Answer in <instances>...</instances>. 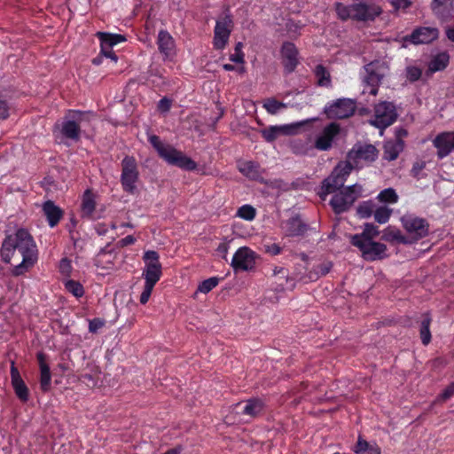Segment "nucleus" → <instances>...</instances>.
Wrapping results in <instances>:
<instances>
[{
    "label": "nucleus",
    "mask_w": 454,
    "mask_h": 454,
    "mask_svg": "<svg viewBox=\"0 0 454 454\" xmlns=\"http://www.w3.org/2000/svg\"><path fill=\"white\" fill-rule=\"evenodd\" d=\"M1 256L13 266L12 274L20 276L36 262L38 250L31 234L25 229H19L3 241Z\"/></svg>",
    "instance_id": "nucleus-1"
},
{
    "label": "nucleus",
    "mask_w": 454,
    "mask_h": 454,
    "mask_svg": "<svg viewBox=\"0 0 454 454\" xmlns=\"http://www.w3.org/2000/svg\"><path fill=\"white\" fill-rule=\"evenodd\" d=\"M151 145L155 148L159 155L168 164L179 167L185 170H194L197 164L191 158L184 155L170 145L162 143L159 137L153 135L149 137Z\"/></svg>",
    "instance_id": "nucleus-2"
},
{
    "label": "nucleus",
    "mask_w": 454,
    "mask_h": 454,
    "mask_svg": "<svg viewBox=\"0 0 454 454\" xmlns=\"http://www.w3.org/2000/svg\"><path fill=\"white\" fill-rule=\"evenodd\" d=\"M335 10L339 18L343 20L352 19L360 21H366L373 20L381 12V9L379 6L363 2L353 3L350 5L337 3L335 4Z\"/></svg>",
    "instance_id": "nucleus-3"
},
{
    "label": "nucleus",
    "mask_w": 454,
    "mask_h": 454,
    "mask_svg": "<svg viewBox=\"0 0 454 454\" xmlns=\"http://www.w3.org/2000/svg\"><path fill=\"white\" fill-rule=\"evenodd\" d=\"M400 221L407 234L406 238L411 240V244L427 237L429 232L427 221L415 214L406 213L401 217Z\"/></svg>",
    "instance_id": "nucleus-4"
},
{
    "label": "nucleus",
    "mask_w": 454,
    "mask_h": 454,
    "mask_svg": "<svg viewBox=\"0 0 454 454\" xmlns=\"http://www.w3.org/2000/svg\"><path fill=\"white\" fill-rule=\"evenodd\" d=\"M352 168L353 166L349 162H340L331 175L324 180L321 198L325 200L327 194L334 193L340 189L344 185Z\"/></svg>",
    "instance_id": "nucleus-5"
},
{
    "label": "nucleus",
    "mask_w": 454,
    "mask_h": 454,
    "mask_svg": "<svg viewBox=\"0 0 454 454\" xmlns=\"http://www.w3.org/2000/svg\"><path fill=\"white\" fill-rule=\"evenodd\" d=\"M351 243L361 251L363 258L366 261L381 260L387 257V246L383 243L364 239L362 236H352Z\"/></svg>",
    "instance_id": "nucleus-6"
},
{
    "label": "nucleus",
    "mask_w": 454,
    "mask_h": 454,
    "mask_svg": "<svg viewBox=\"0 0 454 454\" xmlns=\"http://www.w3.org/2000/svg\"><path fill=\"white\" fill-rule=\"evenodd\" d=\"M361 194L362 186L353 184L336 192L331 199L330 204L336 214H341L348 211Z\"/></svg>",
    "instance_id": "nucleus-7"
},
{
    "label": "nucleus",
    "mask_w": 454,
    "mask_h": 454,
    "mask_svg": "<svg viewBox=\"0 0 454 454\" xmlns=\"http://www.w3.org/2000/svg\"><path fill=\"white\" fill-rule=\"evenodd\" d=\"M364 71L365 74L363 76V82L365 84L364 93H365L366 88H368L367 92L372 96H376L378 94L379 85L387 74V67L383 63L372 62L365 66Z\"/></svg>",
    "instance_id": "nucleus-8"
},
{
    "label": "nucleus",
    "mask_w": 454,
    "mask_h": 454,
    "mask_svg": "<svg viewBox=\"0 0 454 454\" xmlns=\"http://www.w3.org/2000/svg\"><path fill=\"white\" fill-rule=\"evenodd\" d=\"M88 116V113L69 111L60 125L61 134L73 141H78L80 138L81 125L87 120Z\"/></svg>",
    "instance_id": "nucleus-9"
},
{
    "label": "nucleus",
    "mask_w": 454,
    "mask_h": 454,
    "mask_svg": "<svg viewBox=\"0 0 454 454\" xmlns=\"http://www.w3.org/2000/svg\"><path fill=\"white\" fill-rule=\"evenodd\" d=\"M378 150L372 145H356L348 154V161L353 168H363L374 161Z\"/></svg>",
    "instance_id": "nucleus-10"
},
{
    "label": "nucleus",
    "mask_w": 454,
    "mask_h": 454,
    "mask_svg": "<svg viewBox=\"0 0 454 454\" xmlns=\"http://www.w3.org/2000/svg\"><path fill=\"white\" fill-rule=\"evenodd\" d=\"M396 118L397 114L393 103L383 101L375 106L374 117L370 123L382 130L392 125Z\"/></svg>",
    "instance_id": "nucleus-11"
},
{
    "label": "nucleus",
    "mask_w": 454,
    "mask_h": 454,
    "mask_svg": "<svg viewBox=\"0 0 454 454\" xmlns=\"http://www.w3.org/2000/svg\"><path fill=\"white\" fill-rule=\"evenodd\" d=\"M143 260L145 262V268L143 270L145 283L155 286L162 274L160 255L156 251L149 250L145 252Z\"/></svg>",
    "instance_id": "nucleus-12"
},
{
    "label": "nucleus",
    "mask_w": 454,
    "mask_h": 454,
    "mask_svg": "<svg viewBox=\"0 0 454 454\" xmlns=\"http://www.w3.org/2000/svg\"><path fill=\"white\" fill-rule=\"evenodd\" d=\"M138 169L136 160L133 157L126 156L121 161V183L125 192L134 193L138 181Z\"/></svg>",
    "instance_id": "nucleus-13"
},
{
    "label": "nucleus",
    "mask_w": 454,
    "mask_h": 454,
    "mask_svg": "<svg viewBox=\"0 0 454 454\" xmlns=\"http://www.w3.org/2000/svg\"><path fill=\"white\" fill-rule=\"evenodd\" d=\"M340 125L331 122L318 132L314 139V147L318 151H329L334 143L335 138L340 134Z\"/></svg>",
    "instance_id": "nucleus-14"
},
{
    "label": "nucleus",
    "mask_w": 454,
    "mask_h": 454,
    "mask_svg": "<svg viewBox=\"0 0 454 454\" xmlns=\"http://www.w3.org/2000/svg\"><path fill=\"white\" fill-rule=\"evenodd\" d=\"M232 30V20L230 15H225L216 20L214 30L213 44L215 49L223 50L225 48Z\"/></svg>",
    "instance_id": "nucleus-15"
},
{
    "label": "nucleus",
    "mask_w": 454,
    "mask_h": 454,
    "mask_svg": "<svg viewBox=\"0 0 454 454\" xmlns=\"http://www.w3.org/2000/svg\"><path fill=\"white\" fill-rule=\"evenodd\" d=\"M355 111L354 102L348 98L338 99L325 107V112L329 118L344 119L353 114Z\"/></svg>",
    "instance_id": "nucleus-16"
},
{
    "label": "nucleus",
    "mask_w": 454,
    "mask_h": 454,
    "mask_svg": "<svg viewBox=\"0 0 454 454\" xmlns=\"http://www.w3.org/2000/svg\"><path fill=\"white\" fill-rule=\"evenodd\" d=\"M255 253L247 247H239L234 254L231 266L234 270H249L255 264Z\"/></svg>",
    "instance_id": "nucleus-17"
},
{
    "label": "nucleus",
    "mask_w": 454,
    "mask_h": 454,
    "mask_svg": "<svg viewBox=\"0 0 454 454\" xmlns=\"http://www.w3.org/2000/svg\"><path fill=\"white\" fill-rule=\"evenodd\" d=\"M309 121H310V120H306L304 121L293 124L270 126L267 129L262 130V136L267 142L271 143L280 136L295 134L298 128L302 126L304 123H308Z\"/></svg>",
    "instance_id": "nucleus-18"
},
{
    "label": "nucleus",
    "mask_w": 454,
    "mask_h": 454,
    "mask_svg": "<svg viewBox=\"0 0 454 454\" xmlns=\"http://www.w3.org/2000/svg\"><path fill=\"white\" fill-rule=\"evenodd\" d=\"M281 56L286 71L292 73L299 63L298 51L295 45L289 42L284 43L281 47Z\"/></svg>",
    "instance_id": "nucleus-19"
},
{
    "label": "nucleus",
    "mask_w": 454,
    "mask_h": 454,
    "mask_svg": "<svg viewBox=\"0 0 454 454\" xmlns=\"http://www.w3.org/2000/svg\"><path fill=\"white\" fill-rule=\"evenodd\" d=\"M433 145L437 149V157L439 159L447 157L454 150L451 132L447 131L438 134L433 140Z\"/></svg>",
    "instance_id": "nucleus-20"
},
{
    "label": "nucleus",
    "mask_w": 454,
    "mask_h": 454,
    "mask_svg": "<svg viewBox=\"0 0 454 454\" xmlns=\"http://www.w3.org/2000/svg\"><path fill=\"white\" fill-rule=\"evenodd\" d=\"M438 34L435 27H422L415 29L407 39L414 44L429 43L438 37Z\"/></svg>",
    "instance_id": "nucleus-21"
},
{
    "label": "nucleus",
    "mask_w": 454,
    "mask_h": 454,
    "mask_svg": "<svg viewBox=\"0 0 454 454\" xmlns=\"http://www.w3.org/2000/svg\"><path fill=\"white\" fill-rule=\"evenodd\" d=\"M11 379L12 385L14 389L16 395L22 401L26 402L28 400L29 392L24 380L21 379L18 369L15 367L14 362H12L11 366Z\"/></svg>",
    "instance_id": "nucleus-22"
},
{
    "label": "nucleus",
    "mask_w": 454,
    "mask_h": 454,
    "mask_svg": "<svg viewBox=\"0 0 454 454\" xmlns=\"http://www.w3.org/2000/svg\"><path fill=\"white\" fill-rule=\"evenodd\" d=\"M158 48L165 59H170L174 55L175 43L170 34L165 30H161L158 35Z\"/></svg>",
    "instance_id": "nucleus-23"
},
{
    "label": "nucleus",
    "mask_w": 454,
    "mask_h": 454,
    "mask_svg": "<svg viewBox=\"0 0 454 454\" xmlns=\"http://www.w3.org/2000/svg\"><path fill=\"white\" fill-rule=\"evenodd\" d=\"M43 211L51 227L56 226L63 215V212L60 207L56 206L54 202L51 200L43 203Z\"/></svg>",
    "instance_id": "nucleus-24"
},
{
    "label": "nucleus",
    "mask_w": 454,
    "mask_h": 454,
    "mask_svg": "<svg viewBox=\"0 0 454 454\" xmlns=\"http://www.w3.org/2000/svg\"><path fill=\"white\" fill-rule=\"evenodd\" d=\"M239 170L251 180H259L262 178V169L259 164L254 161H242L238 165Z\"/></svg>",
    "instance_id": "nucleus-25"
},
{
    "label": "nucleus",
    "mask_w": 454,
    "mask_h": 454,
    "mask_svg": "<svg viewBox=\"0 0 454 454\" xmlns=\"http://www.w3.org/2000/svg\"><path fill=\"white\" fill-rule=\"evenodd\" d=\"M96 208L95 195L90 190H86L82 195L81 211L82 217L93 218Z\"/></svg>",
    "instance_id": "nucleus-26"
},
{
    "label": "nucleus",
    "mask_w": 454,
    "mask_h": 454,
    "mask_svg": "<svg viewBox=\"0 0 454 454\" xmlns=\"http://www.w3.org/2000/svg\"><path fill=\"white\" fill-rule=\"evenodd\" d=\"M403 150V142L401 139L387 141L384 145V158L387 160H394Z\"/></svg>",
    "instance_id": "nucleus-27"
},
{
    "label": "nucleus",
    "mask_w": 454,
    "mask_h": 454,
    "mask_svg": "<svg viewBox=\"0 0 454 454\" xmlns=\"http://www.w3.org/2000/svg\"><path fill=\"white\" fill-rule=\"evenodd\" d=\"M238 406H242V413L251 418L257 416L263 409V403L259 399H250L246 401L243 404L239 403Z\"/></svg>",
    "instance_id": "nucleus-28"
},
{
    "label": "nucleus",
    "mask_w": 454,
    "mask_h": 454,
    "mask_svg": "<svg viewBox=\"0 0 454 454\" xmlns=\"http://www.w3.org/2000/svg\"><path fill=\"white\" fill-rule=\"evenodd\" d=\"M382 239L388 242L396 241L401 244H411V240L400 230L392 226H388L383 231Z\"/></svg>",
    "instance_id": "nucleus-29"
},
{
    "label": "nucleus",
    "mask_w": 454,
    "mask_h": 454,
    "mask_svg": "<svg viewBox=\"0 0 454 454\" xmlns=\"http://www.w3.org/2000/svg\"><path fill=\"white\" fill-rule=\"evenodd\" d=\"M97 37L100 41L103 47L113 48V46L124 42L126 39L123 35L119 34H111L106 32H98Z\"/></svg>",
    "instance_id": "nucleus-30"
},
{
    "label": "nucleus",
    "mask_w": 454,
    "mask_h": 454,
    "mask_svg": "<svg viewBox=\"0 0 454 454\" xmlns=\"http://www.w3.org/2000/svg\"><path fill=\"white\" fill-rule=\"evenodd\" d=\"M314 75L317 79V84L319 87L329 88L332 86V79L329 71L322 65L316 66Z\"/></svg>",
    "instance_id": "nucleus-31"
},
{
    "label": "nucleus",
    "mask_w": 454,
    "mask_h": 454,
    "mask_svg": "<svg viewBox=\"0 0 454 454\" xmlns=\"http://www.w3.org/2000/svg\"><path fill=\"white\" fill-rule=\"evenodd\" d=\"M40 360V386L43 391L46 392L50 389L51 375L50 367L43 361V356H38Z\"/></svg>",
    "instance_id": "nucleus-32"
},
{
    "label": "nucleus",
    "mask_w": 454,
    "mask_h": 454,
    "mask_svg": "<svg viewBox=\"0 0 454 454\" xmlns=\"http://www.w3.org/2000/svg\"><path fill=\"white\" fill-rule=\"evenodd\" d=\"M291 148L295 154L301 155H309L315 149L314 145H311L309 141L301 139L294 141L291 145Z\"/></svg>",
    "instance_id": "nucleus-33"
},
{
    "label": "nucleus",
    "mask_w": 454,
    "mask_h": 454,
    "mask_svg": "<svg viewBox=\"0 0 454 454\" xmlns=\"http://www.w3.org/2000/svg\"><path fill=\"white\" fill-rule=\"evenodd\" d=\"M286 104L282 103L275 99L274 98H268L263 100L262 107L269 113L270 114H276L280 110L286 108Z\"/></svg>",
    "instance_id": "nucleus-34"
},
{
    "label": "nucleus",
    "mask_w": 454,
    "mask_h": 454,
    "mask_svg": "<svg viewBox=\"0 0 454 454\" xmlns=\"http://www.w3.org/2000/svg\"><path fill=\"white\" fill-rule=\"evenodd\" d=\"M398 199V194L393 188L384 189L377 196L380 202L387 204H395Z\"/></svg>",
    "instance_id": "nucleus-35"
},
{
    "label": "nucleus",
    "mask_w": 454,
    "mask_h": 454,
    "mask_svg": "<svg viewBox=\"0 0 454 454\" xmlns=\"http://www.w3.org/2000/svg\"><path fill=\"white\" fill-rule=\"evenodd\" d=\"M431 318L428 315H425L420 324V338L424 345H427L431 341V333L429 330Z\"/></svg>",
    "instance_id": "nucleus-36"
},
{
    "label": "nucleus",
    "mask_w": 454,
    "mask_h": 454,
    "mask_svg": "<svg viewBox=\"0 0 454 454\" xmlns=\"http://www.w3.org/2000/svg\"><path fill=\"white\" fill-rule=\"evenodd\" d=\"M391 214L392 209L386 206L375 207L373 212L375 221L380 224L386 223L389 220Z\"/></svg>",
    "instance_id": "nucleus-37"
},
{
    "label": "nucleus",
    "mask_w": 454,
    "mask_h": 454,
    "mask_svg": "<svg viewBox=\"0 0 454 454\" xmlns=\"http://www.w3.org/2000/svg\"><path fill=\"white\" fill-rule=\"evenodd\" d=\"M449 63V56L446 53L437 55L430 63L429 68L433 72L444 69Z\"/></svg>",
    "instance_id": "nucleus-38"
},
{
    "label": "nucleus",
    "mask_w": 454,
    "mask_h": 454,
    "mask_svg": "<svg viewBox=\"0 0 454 454\" xmlns=\"http://www.w3.org/2000/svg\"><path fill=\"white\" fill-rule=\"evenodd\" d=\"M375 204L372 200L364 201L356 208V213L361 218H369L373 215Z\"/></svg>",
    "instance_id": "nucleus-39"
},
{
    "label": "nucleus",
    "mask_w": 454,
    "mask_h": 454,
    "mask_svg": "<svg viewBox=\"0 0 454 454\" xmlns=\"http://www.w3.org/2000/svg\"><path fill=\"white\" fill-rule=\"evenodd\" d=\"M111 254L101 252L99 253L95 259V265L98 269H106L111 270L114 267V263L111 260Z\"/></svg>",
    "instance_id": "nucleus-40"
},
{
    "label": "nucleus",
    "mask_w": 454,
    "mask_h": 454,
    "mask_svg": "<svg viewBox=\"0 0 454 454\" xmlns=\"http://www.w3.org/2000/svg\"><path fill=\"white\" fill-rule=\"evenodd\" d=\"M64 285L67 291L77 298L82 297L84 294L82 286L77 281L67 279L64 282Z\"/></svg>",
    "instance_id": "nucleus-41"
},
{
    "label": "nucleus",
    "mask_w": 454,
    "mask_h": 454,
    "mask_svg": "<svg viewBox=\"0 0 454 454\" xmlns=\"http://www.w3.org/2000/svg\"><path fill=\"white\" fill-rule=\"evenodd\" d=\"M255 209L250 205H244L238 210L237 215L244 220L252 221L255 217Z\"/></svg>",
    "instance_id": "nucleus-42"
},
{
    "label": "nucleus",
    "mask_w": 454,
    "mask_h": 454,
    "mask_svg": "<svg viewBox=\"0 0 454 454\" xmlns=\"http://www.w3.org/2000/svg\"><path fill=\"white\" fill-rule=\"evenodd\" d=\"M219 279L215 277L209 278L202 281L199 286L198 291L203 294H207L218 285Z\"/></svg>",
    "instance_id": "nucleus-43"
},
{
    "label": "nucleus",
    "mask_w": 454,
    "mask_h": 454,
    "mask_svg": "<svg viewBox=\"0 0 454 454\" xmlns=\"http://www.w3.org/2000/svg\"><path fill=\"white\" fill-rule=\"evenodd\" d=\"M332 268V263L327 262L321 263L317 267V270L314 272H310L309 275V278L310 280H317L320 276H324L327 274Z\"/></svg>",
    "instance_id": "nucleus-44"
},
{
    "label": "nucleus",
    "mask_w": 454,
    "mask_h": 454,
    "mask_svg": "<svg viewBox=\"0 0 454 454\" xmlns=\"http://www.w3.org/2000/svg\"><path fill=\"white\" fill-rule=\"evenodd\" d=\"M379 233L380 231L377 226L372 223H365L363 232L361 234H356L355 236H362L364 239H371V240H372Z\"/></svg>",
    "instance_id": "nucleus-45"
},
{
    "label": "nucleus",
    "mask_w": 454,
    "mask_h": 454,
    "mask_svg": "<svg viewBox=\"0 0 454 454\" xmlns=\"http://www.w3.org/2000/svg\"><path fill=\"white\" fill-rule=\"evenodd\" d=\"M422 74V70L414 66H409L406 67V77L410 82L418 81Z\"/></svg>",
    "instance_id": "nucleus-46"
},
{
    "label": "nucleus",
    "mask_w": 454,
    "mask_h": 454,
    "mask_svg": "<svg viewBox=\"0 0 454 454\" xmlns=\"http://www.w3.org/2000/svg\"><path fill=\"white\" fill-rule=\"evenodd\" d=\"M426 168V161L424 160H418L413 163V166L411 170V174L413 177L419 179L423 176L421 175L423 169Z\"/></svg>",
    "instance_id": "nucleus-47"
},
{
    "label": "nucleus",
    "mask_w": 454,
    "mask_h": 454,
    "mask_svg": "<svg viewBox=\"0 0 454 454\" xmlns=\"http://www.w3.org/2000/svg\"><path fill=\"white\" fill-rule=\"evenodd\" d=\"M231 240L223 239L217 247L216 252L217 254L223 259H227V254L230 249V243Z\"/></svg>",
    "instance_id": "nucleus-48"
},
{
    "label": "nucleus",
    "mask_w": 454,
    "mask_h": 454,
    "mask_svg": "<svg viewBox=\"0 0 454 454\" xmlns=\"http://www.w3.org/2000/svg\"><path fill=\"white\" fill-rule=\"evenodd\" d=\"M59 270L63 276H69L72 271L71 262L67 258H63L59 262Z\"/></svg>",
    "instance_id": "nucleus-49"
},
{
    "label": "nucleus",
    "mask_w": 454,
    "mask_h": 454,
    "mask_svg": "<svg viewBox=\"0 0 454 454\" xmlns=\"http://www.w3.org/2000/svg\"><path fill=\"white\" fill-rule=\"evenodd\" d=\"M153 287H154L153 285L145 283L144 290L140 295V302L142 304H145L148 301V300L152 294Z\"/></svg>",
    "instance_id": "nucleus-50"
},
{
    "label": "nucleus",
    "mask_w": 454,
    "mask_h": 454,
    "mask_svg": "<svg viewBox=\"0 0 454 454\" xmlns=\"http://www.w3.org/2000/svg\"><path fill=\"white\" fill-rule=\"evenodd\" d=\"M454 395V382L450 383L446 388L442 391V393L438 396V400L441 402H445Z\"/></svg>",
    "instance_id": "nucleus-51"
},
{
    "label": "nucleus",
    "mask_w": 454,
    "mask_h": 454,
    "mask_svg": "<svg viewBox=\"0 0 454 454\" xmlns=\"http://www.w3.org/2000/svg\"><path fill=\"white\" fill-rule=\"evenodd\" d=\"M395 10L406 9L411 4V0H389Z\"/></svg>",
    "instance_id": "nucleus-52"
},
{
    "label": "nucleus",
    "mask_w": 454,
    "mask_h": 454,
    "mask_svg": "<svg viewBox=\"0 0 454 454\" xmlns=\"http://www.w3.org/2000/svg\"><path fill=\"white\" fill-rule=\"evenodd\" d=\"M370 443L366 442L365 440L359 438L357 441L356 445L355 446V452L360 453V452H365V450L368 449Z\"/></svg>",
    "instance_id": "nucleus-53"
},
{
    "label": "nucleus",
    "mask_w": 454,
    "mask_h": 454,
    "mask_svg": "<svg viewBox=\"0 0 454 454\" xmlns=\"http://www.w3.org/2000/svg\"><path fill=\"white\" fill-rule=\"evenodd\" d=\"M9 116V106L7 103L0 98V121Z\"/></svg>",
    "instance_id": "nucleus-54"
},
{
    "label": "nucleus",
    "mask_w": 454,
    "mask_h": 454,
    "mask_svg": "<svg viewBox=\"0 0 454 454\" xmlns=\"http://www.w3.org/2000/svg\"><path fill=\"white\" fill-rule=\"evenodd\" d=\"M103 325H104L103 321H101L100 319L95 318V319L90 321L89 330L90 333H96Z\"/></svg>",
    "instance_id": "nucleus-55"
},
{
    "label": "nucleus",
    "mask_w": 454,
    "mask_h": 454,
    "mask_svg": "<svg viewBox=\"0 0 454 454\" xmlns=\"http://www.w3.org/2000/svg\"><path fill=\"white\" fill-rule=\"evenodd\" d=\"M101 54L104 55L105 57L106 58H109L111 59L112 60H114V62H117L118 60V58L117 56L115 55V53L112 51V48H108V47H103V45H101Z\"/></svg>",
    "instance_id": "nucleus-56"
},
{
    "label": "nucleus",
    "mask_w": 454,
    "mask_h": 454,
    "mask_svg": "<svg viewBox=\"0 0 454 454\" xmlns=\"http://www.w3.org/2000/svg\"><path fill=\"white\" fill-rule=\"evenodd\" d=\"M171 107V101L166 98H161L158 103V109L161 112H168Z\"/></svg>",
    "instance_id": "nucleus-57"
},
{
    "label": "nucleus",
    "mask_w": 454,
    "mask_h": 454,
    "mask_svg": "<svg viewBox=\"0 0 454 454\" xmlns=\"http://www.w3.org/2000/svg\"><path fill=\"white\" fill-rule=\"evenodd\" d=\"M450 0H433L432 8L434 12H439L440 8L446 6Z\"/></svg>",
    "instance_id": "nucleus-58"
},
{
    "label": "nucleus",
    "mask_w": 454,
    "mask_h": 454,
    "mask_svg": "<svg viewBox=\"0 0 454 454\" xmlns=\"http://www.w3.org/2000/svg\"><path fill=\"white\" fill-rule=\"evenodd\" d=\"M230 60L235 63H243L244 53L242 51L235 52L230 56Z\"/></svg>",
    "instance_id": "nucleus-59"
},
{
    "label": "nucleus",
    "mask_w": 454,
    "mask_h": 454,
    "mask_svg": "<svg viewBox=\"0 0 454 454\" xmlns=\"http://www.w3.org/2000/svg\"><path fill=\"white\" fill-rule=\"evenodd\" d=\"M267 252L270 253V254L277 255L280 254L281 248L277 244H271L267 247Z\"/></svg>",
    "instance_id": "nucleus-60"
},
{
    "label": "nucleus",
    "mask_w": 454,
    "mask_h": 454,
    "mask_svg": "<svg viewBox=\"0 0 454 454\" xmlns=\"http://www.w3.org/2000/svg\"><path fill=\"white\" fill-rule=\"evenodd\" d=\"M368 454H380V448L376 443H370L368 449L365 450Z\"/></svg>",
    "instance_id": "nucleus-61"
},
{
    "label": "nucleus",
    "mask_w": 454,
    "mask_h": 454,
    "mask_svg": "<svg viewBox=\"0 0 454 454\" xmlns=\"http://www.w3.org/2000/svg\"><path fill=\"white\" fill-rule=\"evenodd\" d=\"M135 241H136V239L133 236L129 235V236H126L125 238H123L121 240V243L122 244V246H128V245L134 244Z\"/></svg>",
    "instance_id": "nucleus-62"
},
{
    "label": "nucleus",
    "mask_w": 454,
    "mask_h": 454,
    "mask_svg": "<svg viewBox=\"0 0 454 454\" xmlns=\"http://www.w3.org/2000/svg\"><path fill=\"white\" fill-rule=\"evenodd\" d=\"M446 35H447V37H448V39L450 41L454 43V26L453 27H449L446 29Z\"/></svg>",
    "instance_id": "nucleus-63"
},
{
    "label": "nucleus",
    "mask_w": 454,
    "mask_h": 454,
    "mask_svg": "<svg viewBox=\"0 0 454 454\" xmlns=\"http://www.w3.org/2000/svg\"><path fill=\"white\" fill-rule=\"evenodd\" d=\"M183 450L182 446H176L173 449L168 450V451L164 452L163 454H180Z\"/></svg>",
    "instance_id": "nucleus-64"
}]
</instances>
